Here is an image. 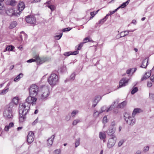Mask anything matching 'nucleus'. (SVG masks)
<instances>
[{
    "instance_id": "680f3d73",
    "label": "nucleus",
    "mask_w": 154,
    "mask_h": 154,
    "mask_svg": "<svg viewBox=\"0 0 154 154\" xmlns=\"http://www.w3.org/2000/svg\"><path fill=\"white\" fill-rule=\"evenodd\" d=\"M132 72L131 71V69H128L126 71V73L127 74H130L131 72Z\"/></svg>"
},
{
    "instance_id": "052dcab7",
    "label": "nucleus",
    "mask_w": 154,
    "mask_h": 154,
    "mask_svg": "<svg viewBox=\"0 0 154 154\" xmlns=\"http://www.w3.org/2000/svg\"><path fill=\"white\" fill-rule=\"evenodd\" d=\"M147 85L148 87H150L152 86V84L151 82H147Z\"/></svg>"
},
{
    "instance_id": "c9c22d12",
    "label": "nucleus",
    "mask_w": 154,
    "mask_h": 154,
    "mask_svg": "<svg viewBox=\"0 0 154 154\" xmlns=\"http://www.w3.org/2000/svg\"><path fill=\"white\" fill-rule=\"evenodd\" d=\"M79 112V111L78 110H75L73 111L72 112L71 114L72 117H74L75 115L78 113Z\"/></svg>"
},
{
    "instance_id": "338daca9",
    "label": "nucleus",
    "mask_w": 154,
    "mask_h": 154,
    "mask_svg": "<svg viewBox=\"0 0 154 154\" xmlns=\"http://www.w3.org/2000/svg\"><path fill=\"white\" fill-rule=\"evenodd\" d=\"M136 70L137 69L136 68H132V69H131V71L132 72V73H133L134 72H135L136 71Z\"/></svg>"
},
{
    "instance_id": "58836bf2",
    "label": "nucleus",
    "mask_w": 154,
    "mask_h": 154,
    "mask_svg": "<svg viewBox=\"0 0 154 154\" xmlns=\"http://www.w3.org/2000/svg\"><path fill=\"white\" fill-rule=\"evenodd\" d=\"M75 73H73L72 74L70 77V79L71 80H74L75 78Z\"/></svg>"
},
{
    "instance_id": "37998d69",
    "label": "nucleus",
    "mask_w": 154,
    "mask_h": 154,
    "mask_svg": "<svg viewBox=\"0 0 154 154\" xmlns=\"http://www.w3.org/2000/svg\"><path fill=\"white\" fill-rule=\"evenodd\" d=\"M107 118L106 116L103 117V122L104 124H105L107 122Z\"/></svg>"
},
{
    "instance_id": "423d86ee",
    "label": "nucleus",
    "mask_w": 154,
    "mask_h": 154,
    "mask_svg": "<svg viewBox=\"0 0 154 154\" xmlns=\"http://www.w3.org/2000/svg\"><path fill=\"white\" fill-rule=\"evenodd\" d=\"M37 98L34 97L30 96L28 97L26 100V101L24 103H26L30 106L31 104L32 106L36 103Z\"/></svg>"
},
{
    "instance_id": "2eb2a0df",
    "label": "nucleus",
    "mask_w": 154,
    "mask_h": 154,
    "mask_svg": "<svg viewBox=\"0 0 154 154\" xmlns=\"http://www.w3.org/2000/svg\"><path fill=\"white\" fill-rule=\"evenodd\" d=\"M83 45V43H80L79 44L78 46L75 47V49L77 50L72 52V55H76L79 53V50H80Z\"/></svg>"
},
{
    "instance_id": "f257e3e1",
    "label": "nucleus",
    "mask_w": 154,
    "mask_h": 154,
    "mask_svg": "<svg viewBox=\"0 0 154 154\" xmlns=\"http://www.w3.org/2000/svg\"><path fill=\"white\" fill-rule=\"evenodd\" d=\"M48 81L49 84L54 86L58 84L59 82V76L57 74L52 73L48 78Z\"/></svg>"
},
{
    "instance_id": "864d4df0",
    "label": "nucleus",
    "mask_w": 154,
    "mask_h": 154,
    "mask_svg": "<svg viewBox=\"0 0 154 154\" xmlns=\"http://www.w3.org/2000/svg\"><path fill=\"white\" fill-rule=\"evenodd\" d=\"M38 122V118H37L32 123V125H36V124Z\"/></svg>"
},
{
    "instance_id": "f3484780",
    "label": "nucleus",
    "mask_w": 154,
    "mask_h": 154,
    "mask_svg": "<svg viewBox=\"0 0 154 154\" xmlns=\"http://www.w3.org/2000/svg\"><path fill=\"white\" fill-rule=\"evenodd\" d=\"M55 136V135H53L47 140V145L48 146H51L52 145Z\"/></svg>"
},
{
    "instance_id": "4be33fe9",
    "label": "nucleus",
    "mask_w": 154,
    "mask_h": 154,
    "mask_svg": "<svg viewBox=\"0 0 154 154\" xmlns=\"http://www.w3.org/2000/svg\"><path fill=\"white\" fill-rule=\"evenodd\" d=\"M127 104V102L126 101H124L122 102L119 103L117 106L118 108H123Z\"/></svg>"
},
{
    "instance_id": "ddd939ff",
    "label": "nucleus",
    "mask_w": 154,
    "mask_h": 154,
    "mask_svg": "<svg viewBox=\"0 0 154 154\" xmlns=\"http://www.w3.org/2000/svg\"><path fill=\"white\" fill-rule=\"evenodd\" d=\"M25 7L24 3L23 2H20L18 5V12H17V13H20V15L21 13V11L23 10Z\"/></svg>"
},
{
    "instance_id": "9d476101",
    "label": "nucleus",
    "mask_w": 154,
    "mask_h": 154,
    "mask_svg": "<svg viewBox=\"0 0 154 154\" xmlns=\"http://www.w3.org/2000/svg\"><path fill=\"white\" fill-rule=\"evenodd\" d=\"M34 139V135L32 131H29L28 134L27 141L29 144L32 143Z\"/></svg>"
},
{
    "instance_id": "412c9836",
    "label": "nucleus",
    "mask_w": 154,
    "mask_h": 154,
    "mask_svg": "<svg viewBox=\"0 0 154 154\" xmlns=\"http://www.w3.org/2000/svg\"><path fill=\"white\" fill-rule=\"evenodd\" d=\"M17 23L16 21H14L11 22L9 28L11 29H12L15 27L17 25Z\"/></svg>"
},
{
    "instance_id": "de8ad7c7",
    "label": "nucleus",
    "mask_w": 154,
    "mask_h": 154,
    "mask_svg": "<svg viewBox=\"0 0 154 154\" xmlns=\"http://www.w3.org/2000/svg\"><path fill=\"white\" fill-rule=\"evenodd\" d=\"M35 61H36V60H35V59H30L28 60L27 61V62L28 63H31V62Z\"/></svg>"
},
{
    "instance_id": "9b49d317",
    "label": "nucleus",
    "mask_w": 154,
    "mask_h": 154,
    "mask_svg": "<svg viewBox=\"0 0 154 154\" xmlns=\"http://www.w3.org/2000/svg\"><path fill=\"white\" fill-rule=\"evenodd\" d=\"M26 20L28 23L34 24L36 23V20L34 16L30 15L26 17Z\"/></svg>"
},
{
    "instance_id": "e2e57ef3",
    "label": "nucleus",
    "mask_w": 154,
    "mask_h": 154,
    "mask_svg": "<svg viewBox=\"0 0 154 154\" xmlns=\"http://www.w3.org/2000/svg\"><path fill=\"white\" fill-rule=\"evenodd\" d=\"M14 123L13 122H11L9 124V125L8 126L9 128H11L14 126Z\"/></svg>"
},
{
    "instance_id": "b1692460",
    "label": "nucleus",
    "mask_w": 154,
    "mask_h": 154,
    "mask_svg": "<svg viewBox=\"0 0 154 154\" xmlns=\"http://www.w3.org/2000/svg\"><path fill=\"white\" fill-rule=\"evenodd\" d=\"M23 74L22 73L19 74L14 80L15 82H18L21 78H22L23 76Z\"/></svg>"
},
{
    "instance_id": "4468645a",
    "label": "nucleus",
    "mask_w": 154,
    "mask_h": 154,
    "mask_svg": "<svg viewBox=\"0 0 154 154\" xmlns=\"http://www.w3.org/2000/svg\"><path fill=\"white\" fill-rule=\"evenodd\" d=\"M116 130L115 127L112 128L109 127V129L106 132L108 135L111 136L112 137V135H115L114 134Z\"/></svg>"
},
{
    "instance_id": "603ef678",
    "label": "nucleus",
    "mask_w": 154,
    "mask_h": 154,
    "mask_svg": "<svg viewBox=\"0 0 154 154\" xmlns=\"http://www.w3.org/2000/svg\"><path fill=\"white\" fill-rule=\"evenodd\" d=\"M15 1L14 0H11L10 2V5L12 6H14L15 5Z\"/></svg>"
},
{
    "instance_id": "4d7b16f0",
    "label": "nucleus",
    "mask_w": 154,
    "mask_h": 154,
    "mask_svg": "<svg viewBox=\"0 0 154 154\" xmlns=\"http://www.w3.org/2000/svg\"><path fill=\"white\" fill-rule=\"evenodd\" d=\"M70 115H68L66 116V117L65 119L66 121H69V120L70 119Z\"/></svg>"
},
{
    "instance_id": "39448f33",
    "label": "nucleus",
    "mask_w": 154,
    "mask_h": 154,
    "mask_svg": "<svg viewBox=\"0 0 154 154\" xmlns=\"http://www.w3.org/2000/svg\"><path fill=\"white\" fill-rule=\"evenodd\" d=\"M30 106L26 103L20 104L19 105V113H27L29 111Z\"/></svg>"
},
{
    "instance_id": "09e8293b",
    "label": "nucleus",
    "mask_w": 154,
    "mask_h": 154,
    "mask_svg": "<svg viewBox=\"0 0 154 154\" xmlns=\"http://www.w3.org/2000/svg\"><path fill=\"white\" fill-rule=\"evenodd\" d=\"M97 100L96 99H95L94 100L93 102V104L92 105V107H94L97 105V103H98V101H97L96 103V100Z\"/></svg>"
},
{
    "instance_id": "bb28decb",
    "label": "nucleus",
    "mask_w": 154,
    "mask_h": 154,
    "mask_svg": "<svg viewBox=\"0 0 154 154\" xmlns=\"http://www.w3.org/2000/svg\"><path fill=\"white\" fill-rule=\"evenodd\" d=\"M16 106L14 103H13V102H10L8 105V108L6 109H9L10 111H12V109L13 107Z\"/></svg>"
},
{
    "instance_id": "e433bc0d",
    "label": "nucleus",
    "mask_w": 154,
    "mask_h": 154,
    "mask_svg": "<svg viewBox=\"0 0 154 154\" xmlns=\"http://www.w3.org/2000/svg\"><path fill=\"white\" fill-rule=\"evenodd\" d=\"M81 122L80 120L79 119H76L72 123V125H76L79 122Z\"/></svg>"
},
{
    "instance_id": "3c124183",
    "label": "nucleus",
    "mask_w": 154,
    "mask_h": 154,
    "mask_svg": "<svg viewBox=\"0 0 154 154\" xmlns=\"http://www.w3.org/2000/svg\"><path fill=\"white\" fill-rule=\"evenodd\" d=\"M60 152V149H57L55 150L54 152L55 154H59Z\"/></svg>"
},
{
    "instance_id": "49530a36",
    "label": "nucleus",
    "mask_w": 154,
    "mask_h": 154,
    "mask_svg": "<svg viewBox=\"0 0 154 154\" xmlns=\"http://www.w3.org/2000/svg\"><path fill=\"white\" fill-rule=\"evenodd\" d=\"M149 146H145L144 148L143 151L144 152H146L149 150Z\"/></svg>"
},
{
    "instance_id": "6ab92c4d",
    "label": "nucleus",
    "mask_w": 154,
    "mask_h": 154,
    "mask_svg": "<svg viewBox=\"0 0 154 154\" xmlns=\"http://www.w3.org/2000/svg\"><path fill=\"white\" fill-rule=\"evenodd\" d=\"M34 58L35 59V61L36 62L38 65H40L45 62V61L43 59H41L38 55L35 56Z\"/></svg>"
},
{
    "instance_id": "c03bdc74",
    "label": "nucleus",
    "mask_w": 154,
    "mask_h": 154,
    "mask_svg": "<svg viewBox=\"0 0 154 154\" xmlns=\"http://www.w3.org/2000/svg\"><path fill=\"white\" fill-rule=\"evenodd\" d=\"M72 29V28L69 27L64 28L63 29L62 31L63 32H65L66 31H70V30H71Z\"/></svg>"
},
{
    "instance_id": "5fc2aeb1",
    "label": "nucleus",
    "mask_w": 154,
    "mask_h": 154,
    "mask_svg": "<svg viewBox=\"0 0 154 154\" xmlns=\"http://www.w3.org/2000/svg\"><path fill=\"white\" fill-rule=\"evenodd\" d=\"M115 124H116L115 122L114 121L112 122H111L110 127L112 128L115 127Z\"/></svg>"
},
{
    "instance_id": "473e14b6",
    "label": "nucleus",
    "mask_w": 154,
    "mask_h": 154,
    "mask_svg": "<svg viewBox=\"0 0 154 154\" xmlns=\"http://www.w3.org/2000/svg\"><path fill=\"white\" fill-rule=\"evenodd\" d=\"M63 35L62 33H60L59 35H57L54 37V38L55 39L59 40L60 39L62 36Z\"/></svg>"
},
{
    "instance_id": "c85d7f7f",
    "label": "nucleus",
    "mask_w": 154,
    "mask_h": 154,
    "mask_svg": "<svg viewBox=\"0 0 154 154\" xmlns=\"http://www.w3.org/2000/svg\"><path fill=\"white\" fill-rule=\"evenodd\" d=\"M141 109L139 108L135 109L132 113V116H134L137 113L140 112Z\"/></svg>"
},
{
    "instance_id": "2f4dec72",
    "label": "nucleus",
    "mask_w": 154,
    "mask_h": 154,
    "mask_svg": "<svg viewBox=\"0 0 154 154\" xmlns=\"http://www.w3.org/2000/svg\"><path fill=\"white\" fill-rule=\"evenodd\" d=\"M60 72L63 73L66 71V66H63L60 68L59 69Z\"/></svg>"
},
{
    "instance_id": "13d9d810",
    "label": "nucleus",
    "mask_w": 154,
    "mask_h": 154,
    "mask_svg": "<svg viewBox=\"0 0 154 154\" xmlns=\"http://www.w3.org/2000/svg\"><path fill=\"white\" fill-rule=\"evenodd\" d=\"M101 109L102 110H103V112H104L105 111H106L107 108L106 106H104L102 107Z\"/></svg>"
},
{
    "instance_id": "5701e85b",
    "label": "nucleus",
    "mask_w": 154,
    "mask_h": 154,
    "mask_svg": "<svg viewBox=\"0 0 154 154\" xmlns=\"http://www.w3.org/2000/svg\"><path fill=\"white\" fill-rule=\"evenodd\" d=\"M151 75V73L150 72H147L145 73L143 77L141 78V80L143 81L146 80Z\"/></svg>"
},
{
    "instance_id": "a878e982",
    "label": "nucleus",
    "mask_w": 154,
    "mask_h": 154,
    "mask_svg": "<svg viewBox=\"0 0 154 154\" xmlns=\"http://www.w3.org/2000/svg\"><path fill=\"white\" fill-rule=\"evenodd\" d=\"M130 0H128L125 2L123 3L119 7V8H125L130 2Z\"/></svg>"
},
{
    "instance_id": "c756f323",
    "label": "nucleus",
    "mask_w": 154,
    "mask_h": 154,
    "mask_svg": "<svg viewBox=\"0 0 154 154\" xmlns=\"http://www.w3.org/2000/svg\"><path fill=\"white\" fill-rule=\"evenodd\" d=\"M18 98L17 97H15L13 98L11 102H13V103H14V104L16 106L18 103Z\"/></svg>"
},
{
    "instance_id": "774afa93",
    "label": "nucleus",
    "mask_w": 154,
    "mask_h": 154,
    "mask_svg": "<svg viewBox=\"0 0 154 154\" xmlns=\"http://www.w3.org/2000/svg\"><path fill=\"white\" fill-rule=\"evenodd\" d=\"M150 79L152 82H154V75L151 76L150 78Z\"/></svg>"
},
{
    "instance_id": "393cba45",
    "label": "nucleus",
    "mask_w": 154,
    "mask_h": 154,
    "mask_svg": "<svg viewBox=\"0 0 154 154\" xmlns=\"http://www.w3.org/2000/svg\"><path fill=\"white\" fill-rule=\"evenodd\" d=\"M148 60H147V61H146V60H143L142 61V64L140 67L144 68H146L148 65Z\"/></svg>"
},
{
    "instance_id": "72a5a7b5",
    "label": "nucleus",
    "mask_w": 154,
    "mask_h": 154,
    "mask_svg": "<svg viewBox=\"0 0 154 154\" xmlns=\"http://www.w3.org/2000/svg\"><path fill=\"white\" fill-rule=\"evenodd\" d=\"M80 139L79 138H78L76 139L75 142V147H77V146H78L80 144Z\"/></svg>"
},
{
    "instance_id": "0eeeda50",
    "label": "nucleus",
    "mask_w": 154,
    "mask_h": 154,
    "mask_svg": "<svg viewBox=\"0 0 154 154\" xmlns=\"http://www.w3.org/2000/svg\"><path fill=\"white\" fill-rule=\"evenodd\" d=\"M116 140V138L115 135H112L111 138H110L107 143V146L108 148H112L115 145Z\"/></svg>"
},
{
    "instance_id": "1a4fd4ad",
    "label": "nucleus",
    "mask_w": 154,
    "mask_h": 154,
    "mask_svg": "<svg viewBox=\"0 0 154 154\" xmlns=\"http://www.w3.org/2000/svg\"><path fill=\"white\" fill-rule=\"evenodd\" d=\"M3 114L4 116L7 119H12L13 117L12 112L9 109H6L3 112Z\"/></svg>"
},
{
    "instance_id": "f03ea898",
    "label": "nucleus",
    "mask_w": 154,
    "mask_h": 154,
    "mask_svg": "<svg viewBox=\"0 0 154 154\" xmlns=\"http://www.w3.org/2000/svg\"><path fill=\"white\" fill-rule=\"evenodd\" d=\"M40 88L41 89L42 94L41 96V99L42 100H45L50 94L49 87L45 85L41 86Z\"/></svg>"
},
{
    "instance_id": "a211bd4d",
    "label": "nucleus",
    "mask_w": 154,
    "mask_h": 154,
    "mask_svg": "<svg viewBox=\"0 0 154 154\" xmlns=\"http://www.w3.org/2000/svg\"><path fill=\"white\" fill-rule=\"evenodd\" d=\"M135 30H127L126 31H125L123 32H121L120 34V38L124 37L127 35L130 32H134Z\"/></svg>"
},
{
    "instance_id": "7c9ffc66",
    "label": "nucleus",
    "mask_w": 154,
    "mask_h": 154,
    "mask_svg": "<svg viewBox=\"0 0 154 154\" xmlns=\"http://www.w3.org/2000/svg\"><path fill=\"white\" fill-rule=\"evenodd\" d=\"M8 88L2 90L0 93V95H3L5 94L8 91Z\"/></svg>"
},
{
    "instance_id": "a18cd8bd",
    "label": "nucleus",
    "mask_w": 154,
    "mask_h": 154,
    "mask_svg": "<svg viewBox=\"0 0 154 154\" xmlns=\"http://www.w3.org/2000/svg\"><path fill=\"white\" fill-rule=\"evenodd\" d=\"M124 141L123 140H120L118 143V146L119 147L121 146L124 143Z\"/></svg>"
},
{
    "instance_id": "a19ab883",
    "label": "nucleus",
    "mask_w": 154,
    "mask_h": 154,
    "mask_svg": "<svg viewBox=\"0 0 154 154\" xmlns=\"http://www.w3.org/2000/svg\"><path fill=\"white\" fill-rule=\"evenodd\" d=\"M91 40H90L89 39V37H87L86 38H85L83 40L84 42L83 43H83V44L84 43L89 42H91Z\"/></svg>"
},
{
    "instance_id": "79ce46f5",
    "label": "nucleus",
    "mask_w": 154,
    "mask_h": 154,
    "mask_svg": "<svg viewBox=\"0 0 154 154\" xmlns=\"http://www.w3.org/2000/svg\"><path fill=\"white\" fill-rule=\"evenodd\" d=\"M64 55L66 56H69L72 55V52L69 51L68 52H65L64 54Z\"/></svg>"
},
{
    "instance_id": "dca6fc26",
    "label": "nucleus",
    "mask_w": 154,
    "mask_h": 154,
    "mask_svg": "<svg viewBox=\"0 0 154 154\" xmlns=\"http://www.w3.org/2000/svg\"><path fill=\"white\" fill-rule=\"evenodd\" d=\"M27 114H25L24 113H21V114L20 113H19V121L20 122H22L26 120V115Z\"/></svg>"
},
{
    "instance_id": "4c0bfd02",
    "label": "nucleus",
    "mask_w": 154,
    "mask_h": 154,
    "mask_svg": "<svg viewBox=\"0 0 154 154\" xmlns=\"http://www.w3.org/2000/svg\"><path fill=\"white\" fill-rule=\"evenodd\" d=\"M106 20L103 18L102 19L100 20L97 23V24H100V25H102L103 24Z\"/></svg>"
},
{
    "instance_id": "69168bd1",
    "label": "nucleus",
    "mask_w": 154,
    "mask_h": 154,
    "mask_svg": "<svg viewBox=\"0 0 154 154\" xmlns=\"http://www.w3.org/2000/svg\"><path fill=\"white\" fill-rule=\"evenodd\" d=\"M97 99V100H96V103H95L97 102V101H98V102H99V101L100 100V99H101V97H99V96H97V98H96Z\"/></svg>"
},
{
    "instance_id": "ea45409f",
    "label": "nucleus",
    "mask_w": 154,
    "mask_h": 154,
    "mask_svg": "<svg viewBox=\"0 0 154 154\" xmlns=\"http://www.w3.org/2000/svg\"><path fill=\"white\" fill-rule=\"evenodd\" d=\"M47 7L51 9L52 11L55 10V6L54 5H48Z\"/></svg>"
},
{
    "instance_id": "bf43d9fd",
    "label": "nucleus",
    "mask_w": 154,
    "mask_h": 154,
    "mask_svg": "<svg viewBox=\"0 0 154 154\" xmlns=\"http://www.w3.org/2000/svg\"><path fill=\"white\" fill-rule=\"evenodd\" d=\"M10 45L7 46L5 48V50L8 51H10Z\"/></svg>"
},
{
    "instance_id": "8fccbe9b",
    "label": "nucleus",
    "mask_w": 154,
    "mask_h": 154,
    "mask_svg": "<svg viewBox=\"0 0 154 154\" xmlns=\"http://www.w3.org/2000/svg\"><path fill=\"white\" fill-rule=\"evenodd\" d=\"M99 114V111H96L95 112L94 111V116L96 117H97L98 116Z\"/></svg>"
},
{
    "instance_id": "aec40b11",
    "label": "nucleus",
    "mask_w": 154,
    "mask_h": 154,
    "mask_svg": "<svg viewBox=\"0 0 154 154\" xmlns=\"http://www.w3.org/2000/svg\"><path fill=\"white\" fill-rule=\"evenodd\" d=\"M119 102V100L118 99L116 100L113 102L112 103L110 106L106 110V112H108L111 110H112L113 108H114V105L115 104H117Z\"/></svg>"
},
{
    "instance_id": "6e6d98bb",
    "label": "nucleus",
    "mask_w": 154,
    "mask_h": 154,
    "mask_svg": "<svg viewBox=\"0 0 154 154\" xmlns=\"http://www.w3.org/2000/svg\"><path fill=\"white\" fill-rule=\"evenodd\" d=\"M149 97L150 99L154 100V94H149Z\"/></svg>"
},
{
    "instance_id": "f704fd0d",
    "label": "nucleus",
    "mask_w": 154,
    "mask_h": 154,
    "mask_svg": "<svg viewBox=\"0 0 154 154\" xmlns=\"http://www.w3.org/2000/svg\"><path fill=\"white\" fill-rule=\"evenodd\" d=\"M138 90V89L137 87L134 88L131 91V94H133L137 92Z\"/></svg>"
},
{
    "instance_id": "6e6552de",
    "label": "nucleus",
    "mask_w": 154,
    "mask_h": 154,
    "mask_svg": "<svg viewBox=\"0 0 154 154\" xmlns=\"http://www.w3.org/2000/svg\"><path fill=\"white\" fill-rule=\"evenodd\" d=\"M5 12L8 15L11 17L18 16L20 15V13H17V12H16L12 8H9L6 10Z\"/></svg>"
},
{
    "instance_id": "0e129e2a",
    "label": "nucleus",
    "mask_w": 154,
    "mask_h": 154,
    "mask_svg": "<svg viewBox=\"0 0 154 154\" xmlns=\"http://www.w3.org/2000/svg\"><path fill=\"white\" fill-rule=\"evenodd\" d=\"M9 128L8 126H5L4 129L5 131H8L9 130Z\"/></svg>"
},
{
    "instance_id": "cd10ccee",
    "label": "nucleus",
    "mask_w": 154,
    "mask_h": 154,
    "mask_svg": "<svg viewBox=\"0 0 154 154\" xmlns=\"http://www.w3.org/2000/svg\"><path fill=\"white\" fill-rule=\"evenodd\" d=\"M99 137L100 139L103 140L106 137V135L105 132H100L99 134Z\"/></svg>"
},
{
    "instance_id": "7ed1b4c3",
    "label": "nucleus",
    "mask_w": 154,
    "mask_h": 154,
    "mask_svg": "<svg viewBox=\"0 0 154 154\" xmlns=\"http://www.w3.org/2000/svg\"><path fill=\"white\" fill-rule=\"evenodd\" d=\"M124 119L127 124L131 126L134 125L135 122L134 116H131V115L128 113H125L124 116Z\"/></svg>"
},
{
    "instance_id": "f8f14e48",
    "label": "nucleus",
    "mask_w": 154,
    "mask_h": 154,
    "mask_svg": "<svg viewBox=\"0 0 154 154\" xmlns=\"http://www.w3.org/2000/svg\"><path fill=\"white\" fill-rule=\"evenodd\" d=\"M128 80L126 78H123L121 79L119 82V86L118 88L125 86L128 85Z\"/></svg>"
},
{
    "instance_id": "20e7f679",
    "label": "nucleus",
    "mask_w": 154,
    "mask_h": 154,
    "mask_svg": "<svg viewBox=\"0 0 154 154\" xmlns=\"http://www.w3.org/2000/svg\"><path fill=\"white\" fill-rule=\"evenodd\" d=\"M38 86L36 85L32 84L31 85L29 88V95L35 97L38 93Z\"/></svg>"
}]
</instances>
